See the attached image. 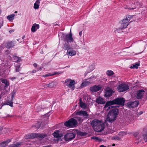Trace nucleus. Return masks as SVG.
I'll return each instance as SVG.
<instances>
[{"label":"nucleus","mask_w":147,"mask_h":147,"mask_svg":"<svg viewBox=\"0 0 147 147\" xmlns=\"http://www.w3.org/2000/svg\"><path fill=\"white\" fill-rule=\"evenodd\" d=\"M12 47H11V46H10V47H7V49H8V50H9L10 48Z\"/></svg>","instance_id":"0e129e2a"},{"label":"nucleus","mask_w":147,"mask_h":147,"mask_svg":"<svg viewBox=\"0 0 147 147\" xmlns=\"http://www.w3.org/2000/svg\"><path fill=\"white\" fill-rule=\"evenodd\" d=\"M13 100H12V99H11V100L10 101H7V105H9L10 106H11V107H13V102H12Z\"/></svg>","instance_id":"79ce46f5"},{"label":"nucleus","mask_w":147,"mask_h":147,"mask_svg":"<svg viewBox=\"0 0 147 147\" xmlns=\"http://www.w3.org/2000/svg\"><path fill=\"white\" fill-rule=\"evenodd\" d=\"M62 73L61 72H54V74L53 75H56V74H61Z\"/></svg>","instance_id":"8fccbe9b"},{"label":"nucleus","mask_w":147,"mask_h":147,"mask_svg":"<svg viewBox=\"0 0 147 147\" xmlns=\"http://www.w3.org/2000/svg\"><path fill=\"white\" fill-rule=\"evenodd\" d=\"M128 20H126L125 19L123 20H122V23H121V27L118 28L115 31L118 33L121 32V30H122L123 29L126 28L128 26L129 24L128 23Z\"/></svg>","instance_id":"39448f33"},{"label":"nucleus","mask_w":147,"mask_h":147,"mask_svg":"<svg viewBox=\"0 0 147 147\" xmlns=\"http://www.w3.org/2000/svg\"><path fill=\"white\" fill-rule=\"evenodd\" d=\"M11 141L10 139H8L6 141L0 143V147H5L7 146V144Z\"/></svg>","instance_id":"412c9836"},{"label":"nucleus","mask_w":147,"mask_h":147,"mask_svg":"<svg viewBox=\"0 0 147 147\" xmlns=\"http://www.w3.org/2000/svg\"><path fill=\"white\" fill-rule=\"evenodd\" d=\"M131 18V16L129 15H127L126 16V18L125 19L126 20H128V22L129 21Z\"/></svg>","instance_id":"49530a36"},{"label":"nucleus","mask_w":147,"mask_h":147,"mask_svg":"<svg viewBox=\"0 0 147 147\" xmlns=\"http://www.w3.org/2000/svg\"><path fill=\"white\" fill-rule=\"evenodd\" d=\"M15 15L14 14H12L10 15H9L7 16V18L9 21L11 20H13L14 18Z\"/></svg>","instance_id":"c9c22d12"},{"label":"nucleus","mask_w":147,"mask_h":147,"mask_svg":"<svg viewBox=\"0 0 147 147\" xmlns=\"http://www.w3.org/2000/svg\"><path fill=\"white\" fill-rule=\"evenodd\" d=\"M91 139H94L96 140H99V138L96 136H94L91 137Z\"/></svg>","instance_id":"de8ad7c7"},{"label":"nucleus","mask_w":147,"mask_h":147,"mask_svg":"<svg viewBox=\"0 0 147 147\" xmlns=\"http://www.w3.org/2000/svg\"><path fill=\"white\" fill-rule=\"evenodd\" d=\"M17 92V90H14L11 93V98H12V100H13V98L14 96L15 95L16 93Z\"/></svg>","instance_id":"ea45409f"},{"label":"nucleus","mask_w":147,"mask_h":147,"mask_svg":"<svg viewBox=\"0 0 147 147\" xmlns=\"http://www.w3.org/2000/svg\"><path fill=\"white\" fill-rule=\"evenodd\" d=\"M1 105H2V106L5 105H7V102H5L2 103L1 104Z\"/></svg>","instance_id":"603ef678"},{"label":"nucleus","mask_w":147,"mask_h":147,"mask_svg":"<svg viewBox=\"0 0 147 147\" xmlns=\"http://www.w3.org/2000/svg\"><path fill=\"white\" fill-rule=\"evenodd\" d=\"M104 129V125L102 124L100 122L95 127L94 129L96 131L100 132L102 131Z\"/></svg>","instance_id":"9d476101"},{"label":"nucleus","mask_w":147,"mask_h":147,"mask_svg":"<svg viewBox=\"0 0 147 147\" xmlns=\"http://www.w3.org/2000/svg\"><path fill=\"white\" fill-rule=\"evenodd\" d=\"M129 87L128 85L125 84H121L118 86L117 89L118 91L121 92H123L129 89Z\"/></svg>","instance_id":"20e7f679"},{"label":"nucleus","mask_w":147,"mask_h":147,"mask_svg":"<svg viewBox=\"0 0 147 147\" xmlns=\"http://www.w3.org/2000/svg\"><path fill=\"white\" fill-rule=\"evenodd\" d=\"M53 135L55 138H58V141H62V139H59L63 136V134L61 133V132L59 130H57L55 131L53 134Z\"/></svg>","instance_id":"1a4fd4ad"},{"label":"nucleus","mask_w":147,"mask_h":147,"mask_svg":"<svg viewBox=\"0 0 147 147\" xmlns=\"http://www.w3.org/2000/svg\"><path fill=\"white\" fill-rule=\"evenodd\" d=\"M116 104L124 106L125 100L124 98H118L115 99Z\"/></svg>","instance_id":"f8f14e48"},{"label":"nucleus","mask_w":147,"mask_h":147,"mask_svg":"<svg viewBox=\"0 0 147 147\" xmlns=\"http://www.w3.org/2000/svg\"><path fill=\"white\" fill-rule=\"evenodd\" d=\"M82 31H80L79 33V34L80 35V36H81V35H82Z\"/></svg>","instance_id":"052dcab7"},{"label":"nucleus","mask_w":147,"mask_h":147,"mask_svg":"<svg viewBox=\"0 0 147 147\" xmlns=\"http://www.w3.org/2000/svg\"><path fill=\"white\" fill-rule=\"evenodd\" d=\"M59 39L61 38L64 43V46H75L76 44L72 37L71 30L70 32L67 34L60 33L58 34Z\"/></svg>","instance_id":"f03ea898"},{"label":"nucleus","mask_w":147,"mask_h":147,"mask_svg":"<svg viewBox=\"0 0 147 147\" xmlns=\"http://www.w3.org/2000/svg\"><path fill=\"white\" fill-rule=\"evenodd\" d=\"M145 91L143 90H140L138 91L137 93V98L139 99L142 98Z\"/></svg>","instance_id":"f3484780"},{"label":"nucleus","mask_w":147,"mask_h":147,"mask_svg":"<svg viewBox=\"0 0 147 147\" xmlns=\"http://www.w3.org/2000/svg\"><path fill=\"white\" fill-rule=\"evenodd\" d=\"M25 37V35L23 36H22V39H23Z\"/></svg>","instance_id":"774afa93"},{"label":"nucleus","mask_w":147,"mask_h":147,"mask_svg":"<svg viewBox=\"0 0 147 147\" xmlns=\"http://www.w3.org/2000/svg\"><path fill=\"white\" fill-rule=\"evenodd\" d=\"M138 133L137 132L134 134V135L135 137H136L138 136Z\"/></svg>","instance_id":"6e6d98bb"},{"label":"nucleus","mask_w":147,"mask_h":147,"mask_svg":"<svg viewBox=\"0 0 147 147\" xmlns=\"http://www.w3.org/2000/svg\"><path fill=\"white\" fill-rule=\"evenodd\" d=\"M16 43L15 41H8L7 43V46H14Z\"/></svg>","instance_id":"72a5a7b5"},{"label":"nucleus","mask_w":147,"mask_h":147,"mask_svg":"<svg viewBox=\"0 0 147 147\" xmlns=\"http://www.w3.org/2000/svg\"><path fill=\"white\" fill-rule=\"evenodd\" d=\"M44 123L43 121L41 123L38 122L36 124L35 127L37 129H39L41 126L42 127H43L45 126V125H43Z\"/></svg>","instance_id":"c756f323"},{"label":"nucleus","mask_w":147,"mask_h":147,"mask_svg":"<svg viewBox=\"0 0 147 147\" xmlns=\"http://www.w3.org/2000/svg\"><path fill=\"white\" fill-rule=\"evenodd\" d=\"M1 82L2 83L5 84L4 88H7L9 85V82L6 79H2L1 80Z\"/></svg>","instance_id":"a878e982"},{"label":"nucleus","mask_w":147,"mask_h":147,"mask_svg":"<svg viewBox=\"0 0 147 147\" xmlns=\"http://www.w3.org/2000/svg\"><path fill=\"white\" fill-rule=\"evenodd\" d=\"M75 136L76 134L73 133H68L64 136V139L66 141H69L74 139Z\"/></svg>","instance_id":"423d86ee"},{"label":"nucleus","mask_w":147,"mask_h":147,"mask_svg":"<svg viewBox=\"0 0 147 147\" xmlns=\"http://www.w3.org/2000/svg\"><path fill=\"white\" fill-rule=\"evenodd\" d=\"M20 65H19L17 66H16L15 71L16 72H19L20 71Z\"/></svg>","instance_id":"37998d69"},{"label":"nucleus","mask_w":147,"mask_h":147,"mask_svg":"<svg viewBox=\"0 0 147 147\" xmlns=\"http://www.w3.org/2000/svg\"><path fill=\"white\" fill-rule=\"evenodd\" d=\"M38 71V70H37V69L36 70H33L32 71H31V73H36V72Z\"/></svg>","instance_id":"3c124183"},{"label":"nucleus","mask_w":147,"mask_h":147,"mask_svg":"<svg viewBox=\"0 0 147 147\" xmlns=\"http://www.w3.org/2000/svg\"><path fill=\"white\" fill-rule=\"evenodd\" d=\"M140 64L138 63H136L135 65H134L133 66H131L130 67V68L132 69L133 68H135L136 69H137L138 68V66H139Z\"/></svg>","instance_id":"a19ab883"},{"label":"nucleus","mask_w":147,"mask_h":147,"mask_svg":"<svg viewBox=\"0 0 147 147\" xmlns=\"http://www.w3.org/2000/svg\"><path fill=\"white\" fill-rule=\"evenodd\" d=\"M39 28V25L36 24H34L32 26L31 28V31L33 32H35L37 29Z\"/></svg>","instance_id":"5701e85b"},{"label":"nucleus","mask_w":147,"mask_h":147,"mask_svg":"<svg viewBox=\"0 0 147 147\" xmlns=\"http://www.w3.org/2000/svg\"><path fill=\"white\" fill-rule=\"evenodd\" d=\"M139 104V102L134 101L129 102L127 103V104L129 107L134 108L137 107Z\"/></svg>","instance_id":"ddd939ff"},{"label":"nucleus","mask_w":147,"mask_h":147,"mask_svg":"<svg viewBox=\"0 0 147 147\" xmlns=\"http://www.w3.org/2000/svg\"><path fill=\"white\" fill-rule=\"evenodd\" d=\"M13 57L14 58H16L17 59L16 61H15L16 63H18L22 61V59H21V58L20 57L17 56L15 55H13Z\"/></svg>","instance_id":"58836bf2"},{"label":"nucleus","mask_w":147,"mask_h":147,"mask_svg":"<svg viewBox=\"0 0 147 147\" xmlns=\"http://www.w3.org/2000/svg\"><path fill=\"white\" fill-rule=\"evenodd\" d=\"M126 132L124 131H121L119 133L118 135L121 136H123L126 134Z\"/></svg>","instance_id":"c03bdc74"},{"label":"nucleus","mask_w":147,"mask_h":147,"mask_svg":"<svg viewBox=\"0 0 147 147\" xmlns=\"http://www.w3.org/2000/svg\"><path fill=\"white\" fill-rule=\"evenodd\" d=\"M3 23H0V29L1 27L2 26H3Z\"/></svg>","instance_id":"13d9d810"},{"label":"nucleus","mask_w":147,"mask_h":147,"mask_svg":"<svg viewBox=\"0 0 147 147\" xmlns=\"http://www.w3.org/2000/svg\"><path fill=\"white\" fill-rule=\"evenodd\" d=\"M70 80H69V79H66L65 80V83H67L68 82H70Z\"/></svg>","instance_id":"4d7b16f0"},{"label":"nucleus","mask_w":147,"mask_h":147,"mask_svg":"<svg viewBox=\"0 0 147 147\" xmlns=\"http://www.w3.org/2000/svg\"><path fill=\"white\" fill-rule=\"evenodd\" d=\"M106 74L108 76H111L113 75L114 73L113 71L111 70H108L107 71Z\"/></svg>","instance_id":"4c0bfd02"},{"label":"nucleus","mask_w":147,"mask_h":147,"mask_svg":"<svg viewBox=\"0 0 147 147\" xmlns=\"http://www.w3.org/2000/svg\"><path fill=\"white\" fill-rule=\"evenodd\" d=\"M76 115L83 116L84 117H87L88 115L87 112L86 111H76L74 113Z\"/></svg>","instance_id":"9b49d317"},{"label":"nucleus","mask_w":147,"mask_h":147,"mask_svg":"<svg viewBox=\"0 0 147 147\" xmlns=\"http://www.w3.org/2000/svg\"><path fill=\"white\" fill-rule=\"evenodd\" d=\"M121 138L118 136H115L113 137L111 139L113 140H121Z\"/></svg>","instance_id":"f704fd0d"},{"label":"nucleus","mask_w":147,"mask_h":147,"mask_svg":"<svg viewBox=\"0 0 147 147\" xmlns=\"http://www.w3.org/2000/svg\"><path fill=\"white\" fill-rule=\"evenodd\" d=\"M16 77H12V78H11V79L12 80H13V79H16Z\"/></svg>","instance_id":"69168bd1"},{"label":"nucleus","mask_w":147,"mask_h":147,"mask_svg":"<svg viewBox=\"0 0 147 147\" xmlns=\"http://www.w3.org/2000/svg\"><path fill=\"white\" fill-rule=\"evenodd\" d=\"M7 53L8 54L10 52L8 50H7L6 51Z\"/></svg>","instance_id":"bf43d9fd"},{"label":"nucleus","mask_w":147,"mask_h":147,"mask_svg":"<svg viewBox=\"0 0 147 147\" xmlns=\"http://www.w3.org/2000/svg\"><path fill=\"white\" fill-rule=\"evenodd\" d=\"M100 147H106L103 145H101L100 146Z\"/></svg>","instance_id":"338daca9"},{"label":"nucleus","mask_w":147,"mask_h":147,"mask_svg":"<svg viewBox=\"0 0 147 147\" xmlns=\"http://www.w3.org/2000/svg\"><path fill=\"white\" fill-rule=\"evenodd\" d=\"M114 104H116L115 99L107 102L105 105L104 108H108L109 107L112 106V105Z\"/></svg>","instance_id":"dca6fc26"},{"label":"nucleus","mask_w":147,"mask_h":147,"mask_svg":"<svg viewBox=\"0 0 147 147\" xmlns=\"http://www.w3.org/2000/svg\"><path fill=\"white\" fill-rule=\"evenodd\" d=\"M91 82V81L90 80V79H87L82 83V84H81V86H85L87 85L90 84Z\"/></svg>","instance_id":"4be33fe9"},{"label":"nucleus","mask_w":147,"mask_h":147,"mask_svg":"<svg viewBox=\"0 0 147 147\" xmlns=\"http://www.w3.org/2000/svg\"><path fill=\"white\" fill-rule=\"evenodd\" d=\"M136 7L135 3L133 2H131V3H129L125 7L126 9H134L136 8Z\"/></svg>","instance_id":"a211bd4d"},{"label":"nucleus","mask_w":147,"mask_h":147,"mask_svg":"<svg viewBox=\"0 0 147 147\" xmlns=\"http://www.w3.org/2000/svg\"><path fill=\"white\" fill-rule=\"evenodd\" d=\"M22 39H21V40H20V39H17V40L18 41H19L20 42H22Z\"/></svg>","instance_id":"e2e57ef3"},{"label":"nucleus","mask_w":147,"mask_h":147,"mask_svg":"<svg viewBox=\"0 0 147 147\" xmlns=\"http://www.w3.org/2000/svg\"><path fill=\"white\" fill-rule=\"evenodd\" d=\"M39 0H37L35 3L34 4V8L35 9H38L39 8L40 3Z\"/></svg>","instance_id":"2f4dec72"},{"label":"nucleus","mask_w":147,"mask_h":147,"mask_svg":"<svg viewBox=\"0 0 147 147\" xmlns=\"http://www.w3.org/2000/svg\"><path fill=\"white\" fill-rule=\"evenodd\" d=\"M119 107L117 106H111L107 108V111L110 109L107 117V120L109 122L112 123L116 119L119 113Z\"/></svg>","instance_id":"f257e3e1"},{"label":"nucleus","mask_w":147,"mask_h":147,"mask_svg":"<svg viewBox=\"0 0 147 147\" xmlns=\"http://www.w3.org/2000/svg\"><path fill=\"white\" fill-rule=\"evenodd\" d=\"M33 65L35 67H36L37 66V64L35 63H34Z\"/></svg>","instance_id":"864d4df0"},{"label":"nucleus","mask_w":147,"mask_h":147,"mask_svg":"<svg viewBox=\"0 0 147 147\" xmlns=\"http://www.w3.org/2000/svg\"><path fill=\"white\" fill-rule=\"evenodd\" d=\"M42 67H40L38 69H37V70H38V71L39 70H41L42 69Z\"/></svg>","instance_id":"680f3d73"},{"label":"nucleus","mask_w":147,"mask_h":147,"mask_svg":"<svg viewBox=\"0 0 147 147\" xmlns=\"http://www.w3.org/2000/svg\"><path fill=\"white\" fill-rule=\"evenodd\" d=\"M76 84L75 81L74 80H70L69 84L67 83L66 85L69 88H71L72 90L74 89L75 85Z\"/></svg>","instance_id":"4468645a"},{"label":"nucleus","mask_w":147,"mask_h":147,"mask_svg":"<svg viewBox=\"0 0 147 147\" xmlns=\"http://www.w3.org/2000/svg\"><path fill=\"white\" fill-rule=\"evenodd\" d=\"M96 102L98 104H105V102L103 98L100 97H98L96 98Z\"/></svg>","instance_id":"aec40b11"},{"label":"nucleus","mask_w":147,"mask_h":147,"mask_svg":"<svg viewBox=\"0 0 147 147\" xmlns=\"http://www.w3.org/2000/svg\"><path fill=\"white\" fill-rule=\"evenodd\" d=\"M94 68L92 65H90L89 66V69H88L85 73V75H86L88 73L91 72L94 70Z\"/></svg>","instance_id":"473e14b6"},{"label":"nucleus","mask_w":147,"mask_h":147,"mask_svg":"<svg viewBox=\"0 0 147 147\" xmlns=\"http://www.w3.org/2000/svg\"><path fill=\"white\" fill-rule=\"evenodd\" d=\"M23 142H19L16 144H12L9 145L8 147H19L22 144Z\"/></svg>","instance_id":"c85d7f7f"},{"label":"nucleus","mask_w":147,"mask_h":147,"mask_svg":"<svg viewBox=\"0 0 147 147\" xmlns=\"http://www.w3.org/2000/svg\"><path fill=\"white\" fill-rule=\"evenodd\" d=\"M63 49L65 50H67V54L68 55L74 56L76 54V52L75 51L70 49L69 47H64Z\"/></svg>","instance_id":"0eeeda50"},{"label":"nucleus","mask_w":147,"mask_h":147,"mask_svg":"<svg viewBox=\"0 0 147 147\" xmlns=\"http://www.w3.org/2000/svg\"><path fill=\"white\" fill-rule=\"evenodd\" d=\"M42 147H52L51 145H47L45 146H42Z\"/></svg>","instance_id":"5fc2aeb1"},{"label":"nucleus","mask_w":147,"mask_h":147,"mask_svg":"<svg viewBox=\"0 0 147 147\" xmlns=\"http://www.w3.org/2000/svg\"><path fill=\"white\" fill-rule=\"evenodd\" d=\"M52 75H51L50 74H46L44 75H43L42 76L43 77L45 78V77H48V76H52Z\"/></svg>","instance_id":"09e8293b"},{"label":"nucleus","mask_w":147,"mask_h":147,"mask_svg":"<svg viewBox=\"0 0 147 147\" xmlns=\"http://www.w3.org/2000/svg\"><path fill=\"white\" fill-rule=\"evenodd\" d=\"M142 134L143 139L145 142H147V130H144Z\"/></svg>","instance_id":"7c9ffc66"},{"label":"nucleus","mask_w":147,"mask_h":147,"mask_svg":"<svg viewBox=\"0 0 147 147\" xmlns=\"http://www.w3.org/2000/svg\"><path fill=\"white\" fill-rule=\"evenodd\" d=\"M36 138H43L47 136L46 134H45L36 133Z\"/></svg>","instance_id":"bb28decb"},{"label":"nucleus","mask_w":147,"mask_h":147,"mask_svg":"<svg viewBox=\"0 0 147 147\" xmlns=\"http://www.w3.org/2000/svg\"><path fill=\"white\" fill-rule=\"evenodd\" d=\"M131 18V16L129 15H127L126 16V18L125 19L126 20H128V22L129 21Z\"/></svg>","instance_id":"a18cd8bd"},{"label":"nucleus","mask_w":147,"mask_h":147,"mask_svg":"<svg viewBox=\"0 0 147 147\" xmlns=\"http://www.w3.org/2000/svg\"><path fill=\"white\" fill-rule=\"evenodd\" d=\"M55 86V82H53L49 84L44 85V87L45 88H53Z\"/></svg>","instance_id":"b1692460"},{"label":"nucleus","mask_w":147,"mask_h":147,"mask_svg":"<svg viewBox=\"0 0 147 147\" xmlns=\"http://www.w3.org/2000/svg\"><path fill=\"white\" fill-rule=\"evenodd\" d=\"M80 100V106L82 108H85L86 107V105L84 103L82 102L81 99Z\"/></svg>","instance_id":"e433bc0d"},{"label":"nucleus","mask_w":147,"mask_h":147,"mask_svg":"<svg viewBox=\"0 0 147 147\" xmlns=\"http://www.w3.org/2000/svg\"><path fill=\"white\" fill-rule=\"evenodd\" d=\"M101 88V87L100 85L98 86L95 85L93 87H91L90 88V90L92 92H96L100 90Z\"/></svg>","instance_id":"2eb2a0df"},{"label":"nucleus","mask_w":147,"mask_h":147,"mask_svg":"<svg viewBox=\"0 0 147 147\" xmlns=\"http://www.w3.org/2000/svg\"><path fill=\"white\" fill-rule=\"evenodd\" d=\"M77 124V121L74 118H71L64 123L66 126L69 127H73L76 126Z\"/></svg>","instance_id":"7ed1b4c3"},{"label":"nucleus","mask_w":147,"mask_h":147,"mask_svg":"<svg viewBox=\"0 0 147 147\" xmlns=\"http://www.w3.org/2000/svg\"><path fill=\"white\" fill-rule=\"evenodd\" d=\"M100 122V121L97 119H94L91 122V125L94 128Z\"/></svg>","instance_id":"6ab92c4d"},{"label":"nucleus","mask_w":147,"mask_h":147,"mask_svg":"<svg viewBox=\"0 0 147 147\" xmlns=\"http://www.w3.org/2000/svg\"><path fill=\"white\" fill-rule=\"evenodd\" d=\"M36 133H32L26 135L25 136L26 139H33L36 138Z\"/></svg>","instance_id":"393cba45"},{"label":"nucleus","mask_w":147,"mask_h":147,"mask_svg":"<svg viewBox=\"0 0 147 147\" xmlns=\"http://www.w3.org/2000/svg\"><path fill=\"white\" fill-rule=\"evenodd\" d=\"M76 133L78 136H86L87 133L86 132H83L80 131H77Z\"/></svg>","instance_id":"cd10ccee"},{"label":"nucleus","mask_w":147,"mask_h":147,"mask_svg":"<svg viewBox=\"0 0 147 147\" xmlns=\"http://www.w3.org/2000/svg\"><path fill=\"white\" fill-rule=\"evenodd\" d=\"M114 92V91L110 88H106L105 90L104 96L105 97H109L111 96L113 94Z\"/></svg>","instance_id":"6e6552de"}]
</instances>
